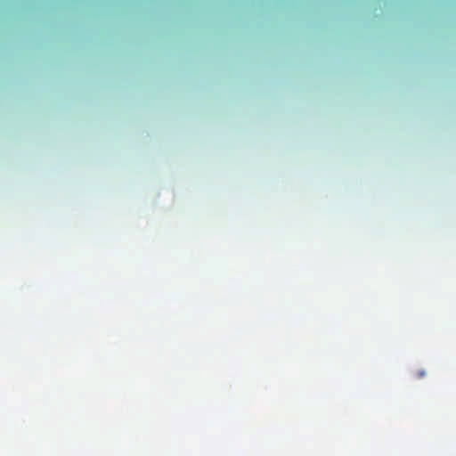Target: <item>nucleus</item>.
I'll list each match as a JSON object with an SVG mask.
<instances>
[{
  "label": "nucleus",
  "instance_id": "f257e3e1",
  "mask_svg": "<svg viewBox=\"0 0 456 456\" xmlns=\"http://www.w3.org/2000/svg\"><path fill=\"white\" fill-rule=\"evenodd\" d=\"M425 375H426V372L424 370H419L418 372H416V377L419 379L423 378Z\"/></svg>",
  "mask_w": 456,
  "mask_h": 456
}]
</instances>
